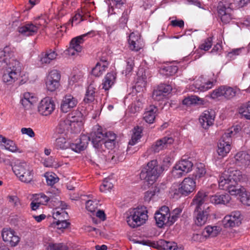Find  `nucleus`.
Returning <instances> with one entry per match:
<instances>
[{
  "label": "nucleus",
  "mask_w": 250,
  "mask_h": 250,
  "mask_svg": "<svg viewBox=\"0 0 250 250\" xmlns=\"http://www.w3.org/2000/svg\"><path fill=\"white\" fill-rule=\"evenodd\" d=\"M21 104L23 105V107L27 108H33V106L35 102L33 101H28L27 100L21 99Z\"/></svg>",
  "instance_id": "nucleus-57"
},
{
  "label": "nucleus",
  "mask_w": 250,
  "mask_h": 250,
  "mask_svg": "<svg viewBox=\"0 0 250 250\" xmlns=\"http://www.w3.org/2000/svg\"><path fill=\"white\" fill-rule=\"evenodd\" d=\"M163 70L166 72V75L167 76H171L176 73L178 68L176 66H164Z\"/></svg>",
  "instance_id": "nucleus-52"
},
{
  "label": "nucleus",
  "mask_w": 250,
  "mask_h": 250,
  "mask_svg": "<svg viewBox=\"0 0 250 250\" xmlns=\"http://www.w3.org/2000/svg\"><path fill=\"white\" fill-rule=\"evenodd\" d=\"M154 195L155 192L153 190H149L146 192L144 195L145 201L149 203Z\"/></svg>",
  "instance_id": "nucleus-63"
},
{
  "label": "nucleus",
  "mask_w": 250,
  "mask_h": 250,
  "mask_svg": "<svg viewBox=\"0 0 250 250\" xmlns=\"http://www.w3.org/2000/svg\"><path fill=\"white\" fill-rule=\"evenodd\" d=\"M172 90V87L170 85L166 84H160L157 89L153 91L152 98L154 101H160L162 99L166 98V94L170 93Z\"/></svg>",
  "instance_id": "nucleus-20"
},
{
  "label": "nucleus",
  "mask_w": 250,
  "mask_h": 250,
  "mask_svg": "<svg viewBox=\"0 0 250 250\" xmlns=\"http://www.w3.org/2000/svg\"><path fill=\"white\" fill-rule=\"evenodd\" d=\"M223 86H220L217 89L214 90L211 93L210 96L212 99H216L221 96H223Z\"/></svg>",
  "instance_id": "nucleus-56"
},
{
  "label": "nucleus",
  "mask_w": 250,
  "mask_h": 250,
  "mask_svg": "<svg viewBox=\"0 0 250 250\" xmlns=\"http://www.w3.org/2000/svg\"><path fill=\"white\" fill-rule=\"evenodd\" d=\"M90 138L99 155L104 152L103 156L105 157H106L107 153H109V150L112 149L115 145V134L110 131L104 132L102 127L97 125L94 126L90 137L82 135L80 139L76 140L75 143L70 142L69 148L75 152H81L87 147Z\"/></svg>",
  "instance_id": "nucleus-1"
},
{
  "label": "nucleus",
  "mask_w": 250,
  "mask_h": 250,
  "mask_svg": "<svg viewBox=\"0 0 250 250\" xmlns=\"http://www.w3.org/2000/svg\"><path fill=\"white\" fill-rule=\"evenodd\" d=\"M223 96L227 99H230L235 96L236 91L230 87L223 86Z\"/></svg>",
  "instance_id": "nucleus-42"
},
{
  "label": "nucleus",
  "mask_w": 250,
  "mask_h": 250,
  "mask_svg": "<svg viewBox=\"0 0 250 250\" xmlns=\"http://www.w3.org/2000/svg\"><path fill=\"white\" fill-rule=\"evenodd\" d=\"M34 199L41 205H45L49 201V197L43 193L36 194L34 196Z\"/></svg>",
  "instance_id": "nucleus-48"
},
{
  "label": "nucleus",
  "mask_w": 250,
  "mask_h": 250,
  "mask_svg": "<svg viewBox=\"0 0 250 250\" xmlns=\"http://www.w3.org/2000/svg\"><path fill=\"white\" fill-rule=\"evenodd\" d=\"M89 34L90 32H88L86 34H84L72 39L70 42V46L66 50L67 54L69 55L74 56L76 54V52H80L82 48L81 44L84 42V38Z\"/></svg>",
  "instance_id": "nucleus-15"
},
{
  "label": "nucleus",
  "mask_w": 250,
  "mask_h": 250,
  "mask_svg": "<svg viewBox=\"0 0 250 250\" xmlns=\"http://www.w3.org/2000/svg\"><path fill=\"white\" fill-rule=\"evenodd\" d=\"M51 250H68V248L62 244H54L50 245Z\"/></svg>",
  "instance_id": "nucleus-59"
},
{
  "label": "nucleus",
  "mask_w": 250,
  "mask_h": 250,
  "mask_svg": "<svg viewBox=\"0 0 250 250\" xmlns=\"http://www.w3.org/2000/svg\"><path fill=\"white\" fill-rule=\"evenodd\" d=\"M65 136L64 134H60V136L57 137L54 144L56 149L64 150L69 148L70 142L66 139Z\"/></svg>",
  "instance_id": "nucleus-26"
},
{
  "label": "nucleus",
  "mask_w": 250,
  "mask_h": 250,
  "mask_svg": "<svg viewBox=\"0 0 250 250\" xmlns=\"http://www.w3.org/2000/svg\"><path fill=\"white\" fill-rule=\"evenodd\" d=\"M69 222L65 219L56 220V221L51 224L50 227L56 229L58 230L62 231L63 229L67 228L69 226Z\"/></svg>",
  "instance_id": "nucleus-38"
},
{
  "label": "nucleus",
  "mask_w": 250,
  "mask_h": 250,
  "mask_svg": "<svg viewBox=\"0 0 250 250\" xmlns=\"http://www.w3.org/2000/svg\"><path fill=\"white\" fill-rule=\"evenodd\" d=\"M142 128L141 127L139 126L134 127L131 139L128 143L129 145L134 146L138 142L139 140H140L142 137Z\"/></svg>",
  "instance_id": "nucleus-37"
},
{
  "label": "nucleus",
  "mask_w": 250,
  "mask_h": 250,
  "mask_svg": "<svg viewBox=\"0 0 250 250\" xmlns=\"http://www.w3.org/2000/svg\"><path fill=\"white\" fill-rule=\"evenodd\" d=\"M216 113L215 110H205L199 117V122L202 127L208 129L214 122Z\"/></svg>",
  "instance_id": "nucleus-14"
},
{
  "label": "nucleus",
  "mask_w": 250,
  "mask_h": 250,
  "mask_svg": "<svg viewBox=\"0 0 250 250\" xmlns=\"http://www.w3.org/2000/svg\"><path fill=\"white\" fill-rule=\"evenodd\" d=\"M59 203L62 207L61 208H57L53 210V217L56 220L66 219L68 217V214L65 210L66 206L65 204L62 202Z\"/></svg>",
  "instance_id": "nucleus-25"
},
{
  "label": "nucleus",
  "mask_w": 250,
  "mask_h": 250,
  "mask_svg": "<svg viewBox=\"0 0 250 250\" xmlns=\"http://www.w3.org/2000/svg\"><path fill=\"white\" fill-rule=\"evenodd\" d=\"M196 186L195 179L192 176H188L179 184L173 185L170 188V193L173 198L179 195L187 196L195 190Z\"/></svg>",
  "instance_id": "nucleus-5"
},
{
  "label": "nucleus",
  "mask_w": 250,
  "mask_h": 250,
  "mask_svg": "<svg viewBox=\"0 0 250 250\" xmlns=\"http://www.w3.org/2000/svg\"><path fill=\"white\" fill-rule=\"evenodd\" d=\"M235 164L240 167L250 168V151L241 150L234 156Z\"/></svg>",
  "instance_id": "nucleus-17"
},
{
  "label": "nucleus",
  "mask_w": 250,
  "mask_h": 250,
  "mask_svg": "<svg viewBox=\"0 0 250 250\" xmlns=\"http://www.w3.org/2000/svg\"><path fill=\"white\" fill-rule=\"evenodd\" d=\"M208 192L204 190H200L194 197L192 204L195 206V209H206L205 205L207 203Z\"/></svg>",
  "instance_id": "nucleus-18"
},
{
  "label": "nucleus",
  "mask_w": 250,
  "mask_h": 250,
  "mask_svg": "<svg viewBox=\"0 0 250 250\" xmlns=\"http://www.w3.org/2000/svg\"><path fill=\"white\" fill-rule=\"evenodd\" d=\"M57 56V54L55 51L49 50L44 54H42L41 61L42 63H49L52 60H55Z\"/></svg>",
  "instance_id": "nucleus-36"
},
{
  "label": "nucleus",
  "mask_w": 250,
  "mask_h": 250,
  "mask_svg": "<svg viewBox=\"0 0 250 250\" xmlns=\"http://www.w3.org/2000/svg\"><path fill=\"white\" fill-rule=\"evenodd\" d=\"M241 215L239 211H234L226 215L222 221L225 228L234 227L241 223Z\"/></svg>",
  "instance_id": "nucleus-16"
},
{
  "label": "nucleus",
  "mask_w": 250,
  "mask_h": 250,
  "mask_svg": "<svg viewBox=\"0 0 250 250\" xmlns=\"http://www.w3.org/2000/svg\"><path fill=\"white\" fill-rule=\"evenodd\" d=\"M192 239L194 241L201 242L205 241L207 238L203 230L201 233L194 234L192 236Z\"/></svg>",
  "instance_id": "nucleus-54"
},
{
  "label": "nucleus",
  "mask_w": 250,
  "mask_h": 250,
  "mask_svg": "<svg viewBox=\"0 0 250 250\" xmlns=\"http://www.w3.org/2000/svg\"><path fill=\"white\" fill-rule=\"evenodd\" d=\"M206 174L207 170L205 164L202 163H196L192 176L195 181L199 180L204 177Z\"/></svg>",
  "instance_id": "nucleus-23"
},
{
  "label": "nucleus",
  "mask_w": 250,
  "mask_h": 250,
  "mask_svg": "<svg viewBox=\"0 0 250 250\" xmlns=\"http://www.w3.org/2000/svg\"><path fill=\"white\" fill-rule=\"evenodd\" d=\"M155 117L156 113L154 110H147L144 113L143 118L146 122L152 124Z\"/></svg>",
  "instance_id": "nucleus-47"
},
{
  "label": "nucleus",
  "mask_w": 250,
  "mask_h": 250,
  "mask_svg": "<svg viewBox=\"0 0 250 250\" xmlns=\"http://www.w3.org/2000/svg\"><path fill=\"white\" fill-rule=\"evenodd\" d=\"M0 235L2 240L11 247L17 246L21 239L15 230L10 228H3L0 231Z\"/></svg>",
  "instance_id": "nucleus-12"
},
{
  "label": "nucleus",
  "mask_w": 250,
  "mask_h": 250,
  "mask_svg": "<svg viewBox=\"0 0 250 250\" xmlns=\"http://www.w3.org/2000/svg\"><path fill=\"white\" fill-rule=\"evenodd\" d=\"M231 199L230 196L227 194H217L210 197V202L214 205H226Z\"/></svg>",
  "instance_id": "nucleus-22"
},
{
  "label": "nucleus",
  "mask_w": 250,
  "mask_h": 250,
  "mask_svg": "<svg viewBox=\"0 0 250 250\" xmlns=\"http://www.w3.org/2000/svg\"><path fill=\"white\" fill-rule=\"evenodd\" d=\"M193 164L189 159H182L177 162L173 167L171 173L176 178H180L190 172L193 169Z\"/></svg>",
  "instance_id": "nucleus-9"
},
{
  "label": "nucleus",
  "mask_w": 250,
  "mask_h": 250,
  "mask_svg": "<svg viewBox=\"0 0 250 250\" xmlns=\"http://www.w3.org/2000/svg\"><path fill=\"white\" fill-rule=\"evenodd\" d=\"M147 213L148 211L145 206L133 208L126 217L127 225L132 228H136L144 225L148 219Z\"/></svg>",
  "instance_id": "nucleus-7"
},
{
  "label": "nucleus",
  "mask_w": 250,
  "mask_h": 250,
  "mask_svg": "<svg viewBox=\"0 0 250 250\" xmlns=\"http://www.w3.org/2000/svg\"><path fill=\"white\" fill-rule=\"evenodd\" d=\"M239 197L240 200L243 205L250 206V192L247 191L244 188V191L241 192Z\"/></svg>",
  "instance_id": "nucleus-44"
},
{
  "label": "nucleus",
  "mask_w": 250,
  "mask_h": 250,
  "mask_svg": "<svg viewBox=\"0 0 250 250\" xmlns=\"http://www.w3.org/2000/svg\"><path fill=\"white\" fill-rule=\"evenodd\" d=\"M173 139L171 137H164L156 141L152 146L151 149L154 152H158L167 147L168 145L172 144Z\"/></svg>",
  "instance_id": "nucleus-21"
},
{
  "label": "nucleus",
  "mask_w": 250,
  "mask_h": 250,
  "mask_svg": "<svg viewBox=\"0 0 250 250\" xmlns=\"http://www.w3.org/2000/svg\"><path fill=\"white\" fill-rule=\"evenodd\" d=\"M134 37V33H132L130 34L129 38L128 39V43L129 44V47L132 50L138 51L140 49V47L138 45L136 41L134 39H133V37Z\"/></svg>",
  "instance_id": "nucleus-49"
},
{
  "label": "nucleus",
  "mask_w": 250,
  "mask_h": 250,
  "mask_svg": "<svg viewBox=\"0 0 250 250\" xmlns=\"http://www.w3.org/2000/svg\"><path fill=\"white\" fill-rule=\"evenodd\" d=\"M212 37H208L206 39L204 42L200 45V48L205 51L208 50L212 46Z\"/></svg>",
  "instance_id": "nucleus-51"
},
{
  "label": "nucleus",
  "mask_w": 250,
  "mask_h": 250,
  "mask_svg": "<svg viewBox=\"0 0 250 250\" xmlns=\"http://www.w3.org/2000/svg\"><path fill=\"white\" fill-rule=\"evenodd\" d=\"M95 91L94 88L92 86H89L87 90L85 97L84 99V102L85 103H88L92 102L94 100L95 97Z\"/></svg>",
  "instance_id": "nucleus-46"
},
{
  "label": "nucleus",
  "mask_w": 250,
  "mask_h": 250,
  "mask_svg": "<svg viewBox=\"0 0 250 250\" xmlns=\"http://www.w3.org/2000/svg\"><path fill=\"white\" fill-rule=\"evenodd\" d=\"M163 167H160L157 160H152L142 168L140 175V178L148 185H152L163 173Z\"/></svg>",
  "instance_id": "nucleus-6"
},
{
  "label": "nucleus",
  "mask_w": 250,
  "mask_h": 250,
  "mask_svg": "<svg viewBox=\"0 0 250 250\" xmlns=\"http://www.w3.org/2000/svg\"><path fill=\"white\" fill-rule=\"evenodd\" d=\"M21 132L22 134H25L30 138L35 136V133L31 128L23 127L21 129Z\"/></svg>",
  "instance_id": "nucleus-58"
},
{
  "label": "nucleus",
  "mask_w": 250,
  "mask_h": 250,
  "mask_svg": "<svg viewBox=\"0 0 250 250\" xmlns=\"http://www.w3.org/2000/svg\"><path fill=\"white\" fill-rule=\"evenodd\" d=\"M116 79V74L113 72L108 73L103 83V88L105 90H108L114 83Z\"/></svg>",
  "instance_id": "nucleus-34"
},
{
  "label": "nucleus",
  "mask_w": 250,
  "mask_h": 250,
  "mask_svg": "<svg viewBox=\"0 0 250 250\" xmlns=\"http://www.w3.org/2000/svg\"><path fill=\"white\" fill-rule=\"evenodd\" d=\"M88 198L90 199L85 203V208L88 212L94 214L100 205V201L92 195H89Z\"/></svg>",
  "instance_id": "nucleus-29"
},
{
  "label": "nucleus",
  "mask_w": 250,
  "mask_h": 250,
  "mask_svg": "<svg viewBox=\"0 0 250 250\" xmlns=\"http://www.w3.org/2000/svg\"><path fill=\"white\" fill-rule=\"evenodd\" d=\"M209 215V208L208 207L206 209H195L194 221L198 226H202L207 222Z\"/></svg>",
  "instance_id": "nucleus-19"
},
{
  "label": "nucleus",
  "mask_w": 250,
  "mask_h": 250,
  "mask_svg": "<svg viewBox=\"0 0 250 250\" xmlns=\"http://www.w3.org/2000/svg\"><path fill=\"white\" fill-rule=\"evenodd\" d=\"M241 129V126L237 125L228 130L221 137L217 144L216 152L217 157H214L215 162L226 157L230 152L232 146L231 137Z\"/></svg>",
  "instance_id": "nucleus-4"
},
{
  "label": "nucleus",
  "mask_w": 250,
  "mask_h": 250,
  "mask_svg": "<svg viewBox=\"0 0 250 250\" xmlns=\"http://www.w3.org/2000/svg\"><path fill=\"white\" fill-rule=\"evenodd\" d=\"M19 74L16 70L13 69H7L2 76V80L4 83L11 84L18 79Z\"/></svg>",
  "instance_id": "nucleus-28"
},
{
  "label": "nucleus",
  "mask_w": 250,
  "mask_h": 250,
  "mask_svg": "<svg viewBox=\"0 0 250 250\" xmlns=\"http://www.w3.org/2000/svg\"><path fill=\"white\" fill-rule=\"evenodd\" d=\"M213 85V83L211 81L207 82H202L200 79L197 80L194 86L196 89L200 91H205L210 89Z\"/></svg>",
  "instance_id": "nucleus-35"
},
{
  "label": "nucleus",
  "mask_w": 250,
  "mask_h": 250,
  "mask_svg": "<svg viewBox=\"0 0 250 250\" xmlns=\"http://www.w3.org/2000/svg\"><path fill=\"white\" fill-rule=\"evenodd\" d=\"M218 13L221 21L225 24L229 23L233 19L232 3L220 2L217 7Z\"/></svg>",
  "instance_id": "nucleus-11"
},
{
  "label": "nucleus",
  "mask_w": 250,
  "mask_h": 250,
  "mask_svg": "<svg viewBox=\"0 0 250 250\" xmlns=\"http://www.w3.org/2000/svg\"><path fill=\"white\" fill-rule=\"evenodd\" d=\"M246 180V176L243 175L240 170L230 168L222 173L218 181V185L220 189L228 190L230 195L239 196L244 191L245 188L238 185L237 182Z\"/></svg>",
  "instance_id": "nucleus-2"
},
{
  "label": "nucleus",
  "mask_w": 250,
  "mask_h": 250,
  "mask_svg": "<svg viewBox=\"0 0 250 250\" xmlns=\"http://www.w3.org/2000/svg\"><path fill=\"white\" fill-rule=\"evenodd\" d=\"M170 165V158L169 156H166L163 158V163L159 165L160 167H163V172L167 170V168Z\"/></svg>",
  "instance_id": "nucleus-55"
},
{
  "label": "nucleus",
  "mask_w": 250,
  "mask_h": 250,
  "mask_svg": "<svg viewBox=\"0 0 250 250\" xmlns=\"http://www.w3.org/2000/svg\"><path fill=\"white\" fill-rule=\"evenodd\" d=\"M39 27L32 23H28L18 28L19 32L21 34L29 36L36 34Z\"/></svg>",
  "instance_id": "nucleus-24"
},
{
  "label": "nucleus",
  "mask_w": 250,
  "mask_h": 250,
  "mask_svg": "<svg viewBox=\"0 0 250 250\" xmlns=\"http://www.w3.org/2000/svg\"><path fill=\"white\" fill-rule=\"evenodd\" d=\"M155 103L150 105V109H167L172 107L171 103L167 101L166 98L162 99L160 101H154Z\"/></svg>",
  "instance_id": "nucleus-32"
},
{
  "label": "nucleus",
  "mask_w": 250,
  "mask_h": 250,
  "mask_svg": "<svg viewBox=\"0 0 250 250\" xmlns=\"http://www.w3.org/2000/svg\"><path fill=\"white\" fill-rule=\"evenodd\" d=\"M183 104L187 106L191 105H200L205 104V101L203 99L199 98L195 95H191L186 97L182 101Z\"/></svg>",
  "instance_id": "nucleus-30"
},
{
  "label": "nucleus",
  "mask_w": 250,
  "mask_h": 250,
  "mask_svg": "<svg viewBox=\"0 0 250 250\" xmlns=\"http://www.w3.org/2000/svg\"><path fill=\"white\" fill-rule=\"evenodd\" d=\"M12 169L21 182L29 183L33 180L34 174L33 169L27 163L17 161L13 166Z\"/></svg>",
  "instance_id": "nucleus-8"
},
{
  "label": "nucleus",
  "mask_w": 250,
  "mask_h": 250,
  "mask_svg": "<svg viewBox=\"0 0 250 250\" xmlns=\"http://www.w3.org/2000/svg\"><path fill=\"white\" fill-rule=\"evenodd\" d=\"M55 104L52 99L49 97L43 98L40 102L39 109H55Z\"/></svg>",
  "instance_id": "nucleus-31"
},
{
  "label": "nucleus",
  "mask_w": 250,
  "mask_h": 250,
  "mask_svg": "<svg viewBox=\"0 0 250 250\" xmlns=\"http://www.w3.org/2000/svg\"><path fill=\"white\" fill-rule=\"evenodd\" d=\"M113 188V185L110 179L105 178L102 184L100 187V190L103 192L110 191Z\"/></svg>",
  "instance_id": "nucleus-41"
},
{
  "label": "nucleus",
  "mask_w": 250,
  "mask_h": 250,
  "mask_svg": "<svg viewBox=\"0 0 250 250\" xmlns=\"http://www.w3.org/2000/svg\"><path fill=\"white\" fill-rule=\"evenodd\" d=\"M221 229L217 226H208L204 229L207 239L216 236L221 231Z\"/></svg>",
  "instance_id": "nucleus-33"
},
{
  "label": "nucleus",
  "mask_w": 250,
  "mask_h": 250,
  "mask_svg": "<svg viewBox=\"0 0 250 250\" xmlns=\"http://www.w3.org/2000/svg\"><path fill=\"white\" fill-rule=\"evenodd\" d=\"M61 74L57 70H51L47 75L46 80V86L48 91H55L60 86Z\"/></svg>",
  "instance_id": "nucleus-13"
},
{
  "label": "nucleus",
  "mask_w": 250,
  "mask_h": 250,
  "mask_svg": "<svg viewBox=\"0 0 250 250\" xmlns=\"http://www.w3.org/2000/svg\"><path fill=\"white\" fill-rule=\"evenodd\" d=\"M126 66L125 73L126 75L132 71L133 68L134 66V60L131 58H129L126 60Z\"/></svg>",
  "instance_id": "nucleus-53"
},
{
  "label": "nucleus",
  "mask_w": 250,
  "mask_h": 250,
  "mask_svg": "<svg viewBox=\"0 0 250 250\" xmlns=\"http://www.w3.org/2000/svg\"><path fill=\"white\" fill-rule=\"evenodd\" d=\"M182 212V209L180 208L174 209L171 212L169 211V221L170 225H172L180 217Z\"/></svg>",
  "instance_id": "nucleus-43"
},
{
  "label": "nucleus",
  "mask_w": 250,
  "mask_h": 250,
  "mask_svg": "<svg viewBox=\"0 0 250 250\" xmlns=\"http://www.w3.org/2000/svg\"><path fill=\"white\" fill-rule=\"evenodd\" d=\"M107 67V65L106 64H102L101 62H98L92 69L91 74L96 77H99L105 70Z\"/></svg>",
  "instance_id": "nucleus-39"
},
{
  "label": "nucleus",
  "mask_w": 250,
  "mask_h": 250,
  "mask_svg": "<svg viewBox=\"0 0 250 250\" xmlns=\"http://www.w3.org/2000/svg\"><path fill=\"white\" fill-rule=\"evenodd\" d=\"M43 164L46 167L54 168H58L62 165V163L56 161L52 157H50L45 159L43 162Z\"/></svg>",
  "instance_id": "nucleus-40"
},
{
  "label": "nucleus",
  "mask_w": 250,
  "mask_h": 250,
  "mask_svg": "<svg viewBox=\"0 0 250 250\" xmlns=\"http://www.w3.org/2000/svg\"><path fill=\"white\" fill-rule=\"evenodd\" d=\"M46 182L48 185L52 186L58 181L56 175L53 172H46L44 174Z\"/></svg>",
  "instance_id": "nucleus-45"
},
{
  "label": "nucleus",
  "mask_w": 250,
  "mask_h": 250,
  "mask_svg": "<svg viewBox=\"0 0 250 250\" xmlns=\"http://www.w3.org/2000/svg\"><path fill=\"white\" fill-rule=\"evenodd\" d=\"M84 229L87 232H91L93 236L97 235L99 233V230L98 229L88 225L85 226Z\"/></svg>",
  "instance_id": "nucleus-61"
},
{
  "label": "nucleus",
  "mask_w": 250,
  "mask_h": 250,
  "mask_svg": "<svg viewBox=\"0 0 250 250\" xmlns=\"http://www.w3.org/2000/svg\"><path fill=\"white\" fill-rule=\"evenodd\" d=\"M167 250H183L182 247H178L175 243L168 242L166 246Z\"/></svg>",
  "instance_id": "nucleus-60"
},
{
  "label": "nucleus",
  "mask_w": 250,
  "mask_h": 250,
  "mask_svg": "<svg viewBox=\"0 0 250 250\" xmlns=\"http://www.w3.org/2000/svg\"><path fill=\"white\" fill-rule=\"evenodd\" d=\"M77 101L72 96L66 95L63 97L61 104V109H66L75 107L77 104Z\"/></svg>",
  "instance_id": "nucleus-27"
},
{
  "label": "nucleus",
  "mask_w": 250,
  "mask_h": 250,
  "mask_svg": "<svg viewBox=\"0 0 250 250\" xmlns=\"http://www.w3.org/2000/svg\"><path fill=\"white\" fill-rule=\"evenodd\" d=\"M169 217V209L165 206L161 207L155 213V220L157 226L160 228L165 226H170Z\"/></svg>",
  "instance_id": "nucleus-10"
},
{
  "label": "nucleus",
  "mask_w": 250,
  "mask_h": 250,
  "mask_svg": "<svg viewBox=\"0 0 250 250\" xmlns=\"http://www.w3.org/2000/svg\"><path fill=\"white\" fill-rule=\"evenodd\" d=\"M3 143H4V146L6 149L12 152H16L17 147L12 141L7 140L5 139V141H3Z\"/></svg>",
  "instance_id": "nucleus-50"
},
{
  "label": "nucleus",
  "mask_w": 250,
  "mask_h": 250,
  "mask_svg": "<svg viewBox=\"0 0 250 250\" xmlns=\"http://www.w3.org/2000/svg\"><path fill=\"white\" fill-rule=\"evenodd\" d=\"M83 13V11H81L80 12L76 14L72 18V22L78 21L77 23H79L80 21L85 20V18H83V15H82Z\"/></svg>",
  "instance_id": "nucleus-62"
},
{
  "label": "nucleus",
  "mask_w": 250,
  "mask_h": 250,
  "mask_svg": "<svg viewBox=\"0 0 250 250\" xmlns=\"http://www.w3.org/2000/svg\"><path fill=\"white\" fill-rule=\"evenodd\" d=\"M65 115L60 120L56 128L55 133L56 136L59 134L66 135L71 129L72 132L78 133L80 131L82 123L84 119L83 113L80 110H72L65 119Z\"/></svg>",
  "instance_id": "nucleus-3"
},
{
  "label": "nucleus",
  "mask_w": 250,
  "mask_h": 250,
  "mask_svg": "<svg viewBox=\"0 0 250 250\" xmlns=\"http://www.w3.org/2000/svg\"><path fill=\"white\" fill-rule=\"evenodd\" d=\"M128 21V16L127 12H124L123 13L122 17L120 19L119 22L121 27H124Z\"/></svg>",
  "instance_id": "nucleus-64"
}]
</instances>
